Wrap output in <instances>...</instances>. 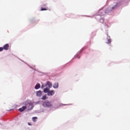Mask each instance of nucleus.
<instances>
[{"label": "nucleus", "mask_w": 130, "mask_h": 130, "mask_svg": "<svg viewBox=\"0 0 130 130\" xmlns=\"http://www.w3.org/2000/svg\"><path fill=\"white\" fill-rule=\"evenodd\" d=\"M48 96H52L54 95V90L49 91L47 93Z\"/></svg>", "instance_id": "f257e3e1"}, {"label": "nucleus", "mask_w": 130, "mask_h": 130, "mask_svg": "<svg viewBox=\"0 0 130 130\" xmlns=\"http://www.w3.org/2000/svg\"><path fill=\"white\" fill-rule=\"evenodd\" d=\"M45 104L47 107H52V103L49 102H46Z\"/></svg>", "instance_id": "f03ea898"}, {"label": "nucleus", "mask_w": 130, "mask_h": 130, "mask_svg": "<svg viewBox=\"0 0 130 130\" xmlns=\"http://www.w3.org/2000/svg\"><path fill=\"white\" fill-rule=\"evenodd\" d=\"M9 47H10L9 44H6L4 46L3 49H5V50H8L9 49Z\"/></svg>", "instance_id": "7ed1b4c3"}, {"label": "nucleus", "mask_w": 130, "mask_h": 130, "mask_svg": "<svg viewBox=\"0 0 130 130\" xmlns=\"http://www.w3.org/2000/svg\"><path fill=\"white\" fill-rule=\"evenodd\" d=\"M36 95L38 97H40L42 95V91L41 90L37 91Z\"/></svg>", "instance_id": "20e7f679"}, {"label": "nucleus", "mask_w": 130, "mask_h": 130, "mask_svg": "<svg viewBox=\"0 0 130 130\" xmlns=\"http://www.w3.org/2000/svg\"><path fill=\"white\" fill-rule=\"evenodd\" d=\"M27 108V107L26 106H23L21 108L19 109V111H20V112H23V111H24V110H25V109H26Z\"/></svg>", "instance_id": "39448f33"}, {"label": "nucleus", "mask_w": 130, "mask_h": 130, "mask_svg": "<svg viewBox=\"0 0 130 130\" xmlns=\"http://www.w3.org/2000/svg\"><path fill=\"white\" fill-rule=\"evenodd\" d=\"M53 88H54V89H56L57 88H58V83H55L53 84Z\"/></svg>", "instance_id": "423d86ee"}, {"label": "nucleus", "mask_w": 130, "mask_h": 130, "mask_svg": "<svg viewBox=\"0 0 130 130\" xmlns=\"http://www.w3.org/2000/svg\"><path fill=\"white\" fill-rule=\"evenodd\" d=\"M44 93H48L49 92V88L46 87L44 89Z\"/></svg>", "instance_id": "0eeeda50"}, {"label": "nucleus", "mask_w": 130, "mask_h": 130, "mask_svg": "<svg viewBox=\"0 0 130 130\" xmlns=\"http://www.w3.org/2000/svg\"><path fill=\"white\" fill-rule=\"evenodd\" d=\"M119 6H120V4H117L116 5H115V7H113L112 8V9H111V11H112V10H114V9H115L116 8H117V7H118Z\"/></svg>", "instance_id": "6e6552de"}, {"label": "nucleus", "mask_w": 130, "mask_h": 130, "mask_svg": "<svg viewBox=\"0 0 130 130\" xmlns=\"http://www.w3.org/2000/svg\"><path fill=\"white\" fill-rule=\"evenodd\" d=\"M47 85L50 88H51L52 87V84H51V83H50V82H49V81L47 82Z\"/></svg>", "instance_id": "1a4fd4ad"}, {"label": "nucleus", "mask_w": 130, "mask_h": 130, "mask_svg": "<svg viewBox=\"0 0 130 130\" xmlns=\"http://www.w3.org/2000/svg\"><path fill=\"white\" fill-rule=\"evenodd\" d=\"M39 88H40V84L38 83L35 86V88L36 89V90H37V89H39Z\"/></svg>", "instance_id": "9d476101"}, {"label": "nucleus", "mask_w": 130, "mask_h": 130, "mask_svg": "<svg viewBox=\"0 0 130 130\" xmlns=\"http://www.w3.org/2000/svg\"><path fill=\"white\" fill-rule=\"evenodd\" d=\"M32 108H33V106H32L31 104H29L28 105V109L29 110H31L32 109Z\"/></svg>", "instance_id": "9b49d317"}, {"label": "nucleus", "mask_w": 130, "mask_h": 130, "mask_svg": "<svg viewBox=\"0 0 130 130\" xmlns=\"http://www.w3.org/2000/svg\"><path fill=\"white\" fill-rule=\"evenodd\" d=\"M32 119L34 122H36V120H37V117H34L32 118Z\"/></svg>", "instance_id": "f8f14e48"}, {"label": "nucleus", "mask_w": 130, "mask_h": 130, "mask_svg": "<svg viewBox=\"0 0 130 130\" xmlns=\"http://www.w3.org/2000/svg\"><path fill=\"white\" fill-rule=\"evenodd\" d=\"M46 99V94L44 95L43 97H42V100H45Z\"/></svg>", "instance_id": "ddd939ff"}, {"label": "nucleus", "mask_w": 130, "mask_h": 130, "mask_svg": "<svg viewBox=\"0 0 130 130\" xmlns=\"http://www.w3.org/2000/svg\"><path fill=\"white\" fill-rule=\"evenodd\" d=\"M108 44H109V43H111V40L110 39H109L107 42Z\"/></svg>", "instance_id": "4468645a"}, {"label": "nucleus", "mask_w": 130, "mask_h": 130, "mask_svg": "<svg viewBox=\"0 0 130 130\" xmlns=\"http://www.w3.org/2000/svg\"><path fill=\"white\" fill-rule=\"evenodd\" d=\"M41 11H47L46 8H41Z\"/></svg>", "instance_id": "2eb2a0df"}, {"label": "nucleus", "mask_w": 130, "mask_h": 130, "mask_svg": "<svg viewBox=\"0 0 130 130\" xmlns=\"http://www.w3.org/2000/svg\"><path fill=\"white\" fill-rule=\"evenodd\" d=\"M3 50H4V48H3V47H0V52H1V51H3Z\"/></svg>", "instance_id": "dca6fc26"}, {"label": "nucleus", "mask_w": 130, "mask_h": 130, "mask_svg": "<svg viewBox=\"0 0 130 130\" xmlns=\"http://www.w3.org/2000/svg\"><path fill=\"white\" fill-rule=\"evenodd\" d=\"M41 88H44V85H42V86H41Z\"/></svg>", "instance_id": "f3484780"}, {"label": "nucleus", "mask_w": 130, "mask_h": 130, "mask_svg": "<svg viewBox=\"0 0 130 130\" xmlns=\"http://www.w3.org/2000/svg\"><path fill=\"white\" fill-rule=\"evenodd\" d=\"M28 124L29 125H31V124H30V123H28Z\"/></svg>", "instance_id": "a211bd4d"}]
</instances>
